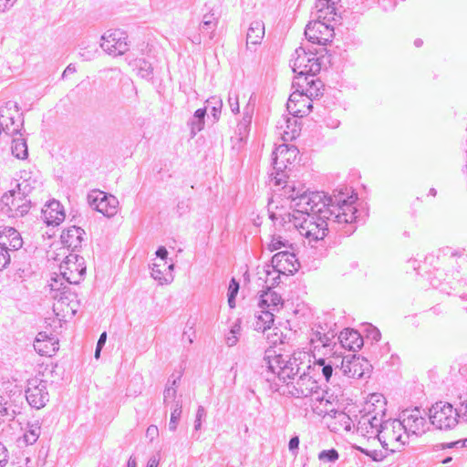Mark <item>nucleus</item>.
<instances>
[{"label":"nucleus","instance_id":"obj_16","mask_svg":"<svg viewBox=\"0 0 467 467\" xmlns=\"http://www.w3.org/2000/svg\"><path fill=\"white\" fill-rule=\"evenodd\" d=\"M26 398L32 408L36 410L44 408L49 400L47 382L38 378L29 379L26 390Z\"/></svg>","mask_w":467,"mask_h":467},{"label":"nucleus","instance_id":"obj_4","mask_svg":"<svg viewBox=\"0 0 467 467\" xmlns=\"http://www.w3.org/2000/svg\"><path fill=\"white\" fill-rule=\"evenodd\" d=\"M341 0H316L311 12L312 20L306 25L305 35L306 39L319 46H327L334 36V26L331 21L341 18Z\"/></svg>","mask_w":467,"mask_h":467},{"label":"nucleus","instance_id":"obj_29","mask_svg":"<svg viewBox=\"0 0 467 467\" xmlns=\"http://www.w3.org/2000/svg\"><path fill=\"white\" fill-rule=\"evenodd\" d=\"M275 314L269 310L259 309L255 314L254 327L257 331L265 332L274 323Z\"/></svg>","mask_w":467,"mask_h":467},{"label":"nucleus","instance_id":"obj_14","mask_svg":"<svg viewBox=\"0 0 467 467\" xmlns=\"http://www.w3.org/2000/svg\"><path fill=\"white\" fill-rule=\"evenodd\" d=\"M88 202L94 210L108 218L115 216L119 211V200L114 195L99 190L88 193Z\"/></svg>","mask_w":467,"mask_h":467},{"label":"nucleus","instance_id":"obj_48","mask_svg":"<svg viewBox=\"0 0 467 467\" xmlns=\"http://www.w3.org/2000/svg\"><path fill=\"white\" fill-rule=\"evenodd\" d=\"M335 419L338 420L346 431L350 430V417L344 411H336Z\"/></svg>","mask_w":467,"mask_h":467},{"label":"nucleus","instance_id":"obj_56","mask_svg":"<svg viewBox=\"0 0 467 467\" xmlns=\"http://www.w3.org/2000/svg\"><path fill=\"white\" fill-rule=\"evenodd\" d=\"M332 337H333V335L325 332L324 334H322L321 339L318 342V344L314 346V348L316 349L319 347L328 346Z\"/></svg>","mask_w":467,"mask_h":467},{"label":"nucleus","instance_id":"obj_53","mask_svg":"<svg viewBox=\"0 0 467 467\" xmlns=\"http://www.w3.org/2000/svg\"><path fill=\"white\" fill-rule=\"evenodd\" d=\"M358 208L352 207V223L353 222H365L366 218L368 217V212L363 211L359 215H357Z\"/></svg>","mask_w":467,"mask_h":467},{"label":"nucleus","instance_id":"obj_59","mask_svg":"<svg viewBox=\"0 0 467 467\" xmlns=\"http://www.w3.org/2000/svg\"><path fill=\"white\" fill-rule=\"evenodd\" d=\"M7 401L0 395V416H9L8 408L6 407Z\"/></svg>","mask_w":467,"mask_h":467},{"label":"nucleus","instance_id":"obj_51","mask_svg":"<svg viewBox=\"0 0 467 467\" xmlns=\"http://www.w3.org/2000/svg\"><path fill=\"white\" fill-rule=\"evenodd\" d=\"M325 331L322 327H318L317 330L313 329L311 337H310V344L314 347L315 345H317L318 342L321 339L322 334H324Z\"/></svg>","mask_w":467,"mask_h":467},{"label":"nucleus","instance_id":"obj_3","mask_svg":"<svg viewBox=\"0 0 467 467\" xmlns=\"http://www.w3.org/2000/svg\"><path fill=\"white\" fill-rule=\"evenodd\" d=\"M307 358L306 352L294 353L292 356L284 357L276 354L275 350L268 349L265 351L263 367L273 375H276L280 380L287 383L288 379L303 371V374L296 379L294 384L293 395L297 398L309 397L318 392L319 385L317 381L305 372L306 368L310 369L305 359Z\"/></svg>","mask_w":467,"mask_h":467},{"label":"nucleus","instance_id":"obj_20","mask_svg":"<svg viewBox=\"0 0 467 467\" xmlns=\"http://www.w3.org/2000/svg\"><path fill=\"white\" fill-rule=\"evenodd\" d=\"M295 88L288 99L286 109L292 116L302 118L311 111L312 101L299 88Z\"/></svg>","mask_w":467,"mask_h":467},{"label":"nucleus","instance_id":"obj_52","mask_svg":"<svg viewBox=\"0 0 467 467\" xmlns=\"http://www.w3.org/2000/svg\"><path fill=\"white\" fill-rule=\"evenodd\" d=\"M159 436V429L156 425H150L146 430V437L152 442Z\"/></svg>","mask_w":467,"mask_h":467},{"label":"nucleus","instance_id":"obj_64","mask_svg":"<svg viewBox=\"0 0 467 467\" xmlns=\"http://www.w3.org/2000/svg\"><path fill=\"white\" fill-rule=\"evenodd\" d=\"M159 459L156 456H152L149 459L147 467H158Z\"/></svg>","mask_w":467,"mask_h":467},{"label":"nucleus","instance_id":"obj_38","mask_svg":"<svg viewBox=\"0 0 467 467\" xmlns=\"http://www.w3.org/2000/svg\"><path fill=\"white\" fill-rule=\"evenodd\" d=\"M78 56L85 61H90L92 60L97 53L96 47L90 46V45H85V43H81L78 46Z\"/></svg>","mask_w":467,"mask_h":467},{"label":"nucleus","instance_id":"obj_1","mask_svg":"<svg viewBox=\"0 0 467 467\" xmlns=\"http://www.w3.org/2000/svg\"><path fill=\"white\" fill-rule=\"evenodd\" d=\"M366 390L361 388L359 394L352 392V449L368 456L374 462H381L387 452L371 449L369 443L375 442L377 428L386 416L387 401L380 393H369L364 397Z\"/></svg>","mask_w":467,"mask_h":467},{"label":"nucleus","instance_id":"obj_55","mask_svg":"<svg viewBox=\"0 0 467 467\" xmlns=\"http://www.w3.org/2000/svg\"><path fill=\"white\" fill-rule=\"evenodd\" d=\"M239 290V284L235 279H232L228 287V297H235Z\"/></svg>","mask_w":467,"mask_h":467},{"label":"nucleus","instance_id":"obj_11","mask_svg":"<svg viewBox=\"0 0 467 467\" xmlns=\"http://www.w3.org/2000/svg\"><path fill=\"white\" fill-rule=\"evenodd\" d=\"M49 294L54 300L53 311L59 321L75 316L78 302L76 294L71 292L69 285H67L66 289H49Z\"/></svg>","mask_w":467,"mask_h":467},{"label":"nucleus","instance_id":"obj_62","mask_svg":"<svg viewBox=\"0 0 467 467\" xmlns=\"http://www.w3.org/2000/svg\"><path fill=\"white\" fill-rule=\"evenodd\" d=\"M332 367L327 365V366H324L323 368H322V372H323V375L325 376L326 379L328 380L329 378L331 377L332 375Z\"/></svg>","mask_w":467,"mask_h":467},{"label":"nucleus","instance_id":"obj_19","mask_svg":"<svg viewBox=\"0 0 467 467\" xmlns=\"http://www.w3.org/2000/svg\"><path fill=\"white\" fill-rule=\"evenodd\" d=\"M316 75H308L306 77H296L293 81V88H299L305 96L311 101L322 96L323 84L319 78H315Z\"/></svg>","mask_w":467,"mask_h":467},{"label":"nucleus","instance_id":"obj_25","mask_svg":"<svg viewBox=\"0 0 467 467\" xmlns=\"http://www.w3.org/2000/svg\"><path fill=\"white\" fill-rule=\"evenodd\" d=\"M284 305V301L279 294L273 289L263 291L260 295L258 307L259 309L269 310L274 314L278 312Z\"/></svg>","mask_w":467,"mask_h":467},{"label":"nucleus","instance_id":"obj_15","mask_svg":"<svg viewBox=\"0 0 467 467\" xmlns=\"http://www.w3.org/2000/svg\"><path fill=\"white\" fill-rule=\"evenodd\" d=\"M128 35L119 29L108 30L101 36V48L111 56L123 55L129 50Z\"/></svg>","mask_w":467,"mask_h":467},{"label":"nucleus","instance_id":"obj_60","mask_svg":"<svg viewBox=\"0 0 467 467\" xmlns=\"http://www.w3.org/2000/svg\"><path fill=\"white\" fill-rule=\"evenodd\" d=\"M16 0H0V11L12 6Z\"/></svg>","mask_w":467,"mask_h":467},{"label":"nucleus","instance_id":"obj_21","mask_svg":"<svg viewBox=\"0 0 467 467\" xmlns=\"http://www.w3.org/2000/svg\"><path fill=\"white\" fill-rule=\"evenodd\" d=\"M271 265L285 275H294L299 268V263L294 253L279 252L272 257Z\"/></svg>","mask_w":467,"mask_h":467},{"label":"nucleus","instance_id":"obj_40","mask_svg":"<svg viewBox=\"0 0 467 467\" xmlns=\"http://www.w3.org/2000/svg\"><path fill=\"white\" fill-rule=\"evenodd\" d=\"M136 67L138 68V74L142 78H150V76L152 74V67H151V65L149 62H147L144 59H139L136 62Z\"/></svg>","mask_w":467,"mask_h":467},{"label":"nucleus","instance_id":"obj_7","mask_svg":"<svg viewBox=\"0 0 467 467\" xmlns=\"http://www.w3.org/2000/svg\"><path fill=\"white\" fill-rule=\"evenodd\" d=\"M86 273L84 258L70 253L59 265V274L55 273L50 278V290L66 289L67 285L78 284Z\"/></svg>","mask_w":467,"mask_h":467},{"label":"nucleus","instance_id":"obj_2","mask_svg":"<svg viewBox=\"0 0 467 467\" xmlns=\"http://www.w3.org/2000/svg\"><path fill=\"white\" fill-rule=\"evenodd\" d=\"M286 198L291 202V207L294 208L293 213H276L272 211L274 201L269 202L270 218L275 223L280 225L281 218L290 215L291 218L303 217L307 214L323 213V216L329 217L334 215L335 221L339 225L345 227L348 223V212L350 211V198L347 194L339 192L334 197H327L321 192H308L303 188L285 187Z\"/></svg>","mask_w":467,"mask_h":467},{"label":"nucleus","instance_id":"obj_27","mask_svg":"<svg viewBox=\"0 0 467 467\" xmlns=\"http://www.w3.org/2000/svg\"><path fill=\"white\" fill-rule=\"evenodd\" d=\"M85 232L80 227L71 226L61 234V242L72 252L81 246Z\"/></svg>","mask_w":467,"mask_h":467},{"label":"nucleus","instance_id":"obj_57","mask_svg":"<svg viewBox=\"0 0 467 467\" xmlns=\"http://www.w3.org/2000/svg\"><path fill=\"white\" fill-rule=\"evenodd\" d=\"M8 461V451L6 447L0 441V467Z\"/></svg>","mask_w":467,"mask_h":467},{"label":"nucleus","instance_id":"obj_28","mask_svg":"<svg viewBox=\"0 0 467 467\" xmlns=\"http://www.w3.org/2000/svg\"><path fill=\"white\" fill-rule=\"evenodd\" d=\"M265 36V24L262 20L251 22L246 35V47L260 45Z\"/></svg>","mask_w":467,"mask_h":467},{"label":"nucleus","instance_id":"obj_32","mask_svg":"<svg viewBox=\"0 0 467 467\" xmlns=\"http://www.w3.org/2000/svg\"><path fill=\"white\" fill-rule=\"evenodd\" d=\"M206 115V108L198 109L192 118L189 120L188 124L191 128V135L194 137L198 132L204 128V118Z\"/></svg>","mask_w":467,"mask_h":467},{"label":"nucleus","instance_id":"obj_22","mask_svg":"<svg viewBox=\"0 0 467 467\" xmlns=\"http://www.w3.org/2000/svg\"><path fill=\"white\" fill-rule=\"evenodd\" d=\"M296 118L282 116L277 121L276 130L284 141H291L299 136L301 128Z\"/></svg>","mask_w":467,"mask_h":467},{"label":"nucleus","instance_id":"obj_23","mask_svg":"<svg viewBox=\"0 0 467 467\" xmlns=\"http://www.w3.org/2000/svg\"><path fill=\"white\" fill-rule=\"evenodd\" d=\"M34 348L41 356L51 357L58 350V340L46 332H39L34 342Z\"/></svg>","mask_w":467,"mask_h":467},{"label":"nucleus","instance_id":"obj_50","mask_svg":"<svg viewBox=\"0 0 467 467\" xmlns=\"http://www.w3.org/2000/svg\"><path fill=\"white\" fill-rule=\"evenodd\" d=\"M10 263V255L3 246H0V271L5 268Z\"/></svg>","mask_w":467,"mask_h":467},{"label":"nucleus","instance_id":"obj_42","mask_svg":"<svg viewBox=\"0 0 467 467\" xmlns=\"http://www.w3.org/2000/svg\"><path fill=\"white\" fill-rule=\"evenodd\" d=\"M206 103L208 104V106H211L212 114H213V118L217 119L221 113V109L223 107L222 99L218 97L213 96V97L209 98L206 100Z\"/></svg>","mask_w":467,"mask_h":467},{"label":"nucleus","instance_id":"obj_8","mask_svg":"<svg viewBox=\"0 0 467 467\" xmlns=\"http://www.w3.org/2000/svg\"><path fill=\"white\" fill-rule=\"evenodd\" d=\"M326 53V47L315 50L297 47L291 59L293 71L298 75L297 77L317 75L329 62L328 57L325 56Z\"/></svg>","mask_w":467,"mask_h":467},{"label":"nucleus","instance_id":"obj_46","mask_svg":"<svg viewBox=\"0 0 467 467\" xmlns=\"http://www.w3.org/2000/svg\"><path fill=\"white\" fill-rule=\"evenodd\" d=\"M216 26V18L213 13L209 12L202 17V26L203 28H212Z\"/></svg>","mask_w":467,"mask_h":467},{"label":"nucleus","instance_id":"obj_39","mask_svg":"<svg viewBox=\"0 0 467 467\" xmlns=\"http://www.w3.org/2000/svg\"><path fill=\"white\" fill-rule=\"evenodd\" d=\"M241 333V325L240 322L237 320L233 326L231 327L229 334L226 336L225 341L226 344L229 347H234L238 342L239 335Z\"/></svg>","mask_w":467,"mask_h":467},{"label":"nucleus","instance_id":"obj_36","mask_svg":"<svg viewBox=\"0 0 467 467\" xmlns=\"http://www.w3.org/2000/svg\"><path fill=\"white\" fill-rule=\"evenodd\" d=\"M161 266L159 264H153L150 273L151 277L158 280L161 285L171 283L173 279L171 274L164 275Z\"/></svg>","mask_w":467,"mask_h":467},{"label":"nucleus","instance_id":"obj_41","mask_svg":"<svg viewBox=\"0 0 467 467\" xmlns=\"http://www.w3.org/2000/svg\"><path fill=\"white\" fill-rule=\"evenodd\" d=\"M169 383H170V385H168L163 391V401L166 404L170 400H174L176 398V394H177V389H176L177 379H172L171 382L169 380Z\"/></svg>","mask_w":467,"mask_h":467},{"label":"nucleus","instance_id":"obj_58","mask_svg":"<svg viewBox=\"0 0 467 467\" xmlns=\"http://www.w3.org/2000/svg\"><path fill=\"white\" fill-rule=\"evenodd\" d=\"M299 446V438L297 436L292 437L289 441L288 448L295 454H297V449Z\"/></svg>","mask_w":467,"mask_h":467},{"label":"nucleus","instance_id":"obj_49","mask_svg":"<svg viewBox=\"0 0 467 467\" xmlns=\"http://www.w3.org/2000/svg\"><path fill=\"white\" fill-rule=\"evenodd\" d=\"M228 104L230 106L231 111L234 114L239 113V99L236 94L230 93L228 97Z\"/></svg>","mask_w":467,"mask_h":467},{"label":"nucleus","instance_id":"obj_54","mask_svg":"<svg viewBox=\"0 0 467 467\" xmlns=\"http://www.w3.org/2000/svg\"><path fill=\"white\" fill-rule=\"evenodd\" d=\"M285 171H275V175L274 173L271 174V182L275 185H281L285 182Z\"/></svg>","mask_w":467,"mask_h":467},{"label":"nucleus","instance_id":"obj_9","mask_svg":"<svg viewBox=\"0 0 467 467\" xmlns=\"http://www.w3.org/2000/svg\"><path fill=\"white\" fill-rule=\"evenodd\" d=\"M375 435V442H370L371 449L379 442L381 446L390 452L400 450L409 442V435L404 430L400 419L398 420H383L382 423L377 428Z\"/></svg>","mask_w":467,"mask_h":467},{"label":"nucleus","instance_id":"obj_44","mask_svg":"<svg viewBox=\"0 0 467 467\" xmlns=\"http://www.w3.org/2000/svg\"><path fill=\"white\" fill-rule=\"evenodd\" d=\"M363 332L366 333V337L368 338H370L373 341H379L380 339L379 330L371 324H365L363 326Z\"/></svg>","mask_w":467,"mask_h":467},{"label":"nucleus","instance_id":"obj_47","mask_svg":"<svg viewBox=\"0 0 467 467\" xmlns=\"http://www.w3.org/2000/svg\"><path fill=\"white\" fill-rule=\"evenodd\" d=\"M206 417L205 409L202 406H199L196 411L194 420V430L199 431L202 427V420Z\"/></svg>","mask_w":467,"mask_h":467},{"label":"nucleus","instance_id":"obj_43","mask_svg":"<svg viewBox=\"0 0 467 467\" xmlns=\"http://www.w3.org/2000/svg\"><path fill=\"white\" fill-rule=\"evenodd\" d=\"M318 459L323 462H334L338 459V452L335 449L324 450L319 452Z\"/></svg>","mask_w":467,"mask_h":467},{"label":"nucleus","instance_id":"obj_34","mask_svg":"<svg viewBox=\"0 0 467 467\" xmlns=\"http://www.w3.org/2000/svg\"><path fill=\"white\" fill-rule=\"evenodd\" d=\"M12 154L17 159L25 160L28 156L27 144L25 138L20 134L19 138H15L11 145Z\"/></svg>","mask_w":467,"mask_h":467},{"label":"nucleus","instance_id":"obj_45","mask_svg":"<svg viewBox=\"0 0 467 467\" xmlns=\"http://www.w3.org/2000/svg\"><path fill=\"white\" fill-rule=\"evenodd\" d=\"M364 345L361 332L352 328V351L359 350Z\"/></svg>","mask_w":467,"mask_h":467},{"label":"nucleus","instance_id":"obj_61","mask_svg":"<svg viewBox=\"0 0 467 467\" xmlns=\"http://www.w3.org/2000/svg\"><path fill=\"white\" fill-rule=\"evenodd\" d=\"M156 255L160 257L161 259L164 260L167 258L168 251L164 246H161L158 248L156 252Z\"/></svg>","mask_w":467,"mask_h":467},{"label":"nucleus","instance_id":"obj_5","mask_svg":"<svg viewBox=\"0 0 467 467\" xmlns=\"http://www.w3.org/2000/svg\"><path fill=\"white\" fill-rule=\"evenodd\" d=\"M322 214L323 213H317L303 217L297 216L294 219L290 215H286V217L281 218L280 225L285 227V231H297L313 246V243L323 240L327 235V221L338 224L335 221L334 215L325 217Z\"/></svg>","mask_w":467,"mask_h":467},{"label":"nucleus","instance_id":"obj_26","mask_svg":"<svg viewBox=\"0 0 467 467\" xmlns=\"http://www.w3.org/2000/svg\"><path fill=\"white\" fill-rule=\"evenodd\" d=\"M45 222L48 224H59L65 219L63 206L58 201L49 202L42 211Z\"/></svg>","mask_w":467,"mask_h":467},{"label":"nucleus","instance_id":"obj_33","mask_svg":"<svg viewBox=\"0 0 467 467\" xmlns=\"http://www.w3.org/2000/svg\"><path fill=\"white\" fill-rule=\"evenodd\" d=\"M40 432L41 427L37 420L32 423H28L27 428L22 437V441L26 445H32L38 440Z\"/></svg>","mask_w":467,"mask_h":467},{"label":"nucleus","instance_id":"obj_13","mask_svg":"<svg viewBox=\"0 0 467 467\" xmlns=\"http://www.w3.org/2000/svg\"><path fill=\"white\" fill-rule=\"evenodd\" d=\"M426 416L427 413L424 410L414 407L402 410L399 419L409 437H419L424 434L429 428Z\"/></svg>","mask_w":467,"mask_h":467},{"label":"nucleus","instance_id":"obj_30","mask_svg":"<svg viewBox=\"0 0 467 467\" xmlns=\"http://www.w3.org/2000/svg\"><path fill=\"white\" fill-rule=\"evenodd\" d=\"M260 279L264 280L267 289H272L280 283L281 273L277 272L273 265H266L263 272L259 273Z\"/></svg>","mask_w":467,"mask_h":467},{"label":"nucleus","instance_id":"obj_17","mask_svg":"<svg viewBox=\"0 0 467 467\" xmlns=\"http://www.w3.org/2000/svg\"><path fill=\"white\" fill-rule=\"evenodd\" d=\"M373 367L371 363L365 358L352 355V386L356 389L361 387L367 388L368 380L371 378Z\"/></svg>","mask_w":467,"mask_h":467},{"label":"nucleus","instance_id":"obj_63","mask_svg":"<svg viewBox=\"0 0 467 467\" xmlns=\"http://www.w3.org/2000/svg\"><path fill=\"white\" fill-rule=\"evenodd\" d=\"M461 410H462V419L463 420L467 421V400L462 403Z\"/></svg>","mask_w":467,"mask_h":467},{"label":"nucleus","instance_id":"obj_6","mask_svg":"<svg viewBox=\"0 0 467 467\" xmlns=\"http://www.w3.org/2000/svg\"><path fill=\"white\" fill-rule=\"evenodd\" d=\"M42 187L40 171L34 166L23 169L19 171L16 188L5 192L1 201L11 209H21L22 212L28 208L30 200L26 197Z\"/></svg>","mask_w":467,"mask_h":467},{"label":"nucleus","instance_id":"obj_24","mask_svg":"<svg viewBox=\"0 0 467 467\" xmlns=\"http://www.w3.org/2000/svg\"><path fill=\"white\" fill-rule=\"evenodd\" d=\"M23 245L20 234L13 227L0 226V246L6 251L18 250Z\"/></svg>","mask_w":467,"mask_h":467},{"label":"nucleus","instance_id":"obj_37","mask_svg":"<svg viewBox=\"0 0 467 467\" xmlns=\"http://www.w3.org/2000/svg\"><path fill=\"white\" fill-rule=\"evenodd\" d=\"M182 411V406L180 401H177L174 405V407L171 410V419L169 422V430L171 431H175L179 423V420L181 419Z\"/></svg>","mask_w":467,"mask_h":467},{"label":"nucleus","instance_id":"obj_31","mask_svg":"<svg viewBox=\"0 0 467 467\" xmlns=\"http://www.w3.org/2000/svg\"><path fill=\"white\" fill-rule=\"evenodd\" d=\"M276 230L279 231V234H274L271 237V241L268 244V249L273 252L275 250H279L281 248H286L291 245L290 240L286 235L282 234V228L285 229V227L277 224L275 225ZM285 233L287 231L284 230Z\"/></svg>","mask_w":467,"mask_h":467},{"label":"nucleus","instance_id":"obj_10","mask_svg":"<svg viewBox=\"0 0 467 467\" xmlns=\"http://www.w3.org/2000/svg\"><path fill=\"white\" fill-rule=\"evenodd\" d=\"M462 418V410L455 409L451 403L438 401L429 410L431 423L439 430H452Z\"/></svg>","mask_w":467,"mask_h":467},{"label":"nucleus","instance_id":"obj_12","mask_svg":"<svg viewBox=\"0 0 467 467\" xmlns=\"http://www.w3.org/2000/svg\"><path fill=\"white\" fill-rule=\"evenodd\" d=\"M23 127V113L16 102L8 101L0 107V135L3 132L8 136L20 134Z\"/></svg>","mask_w":467,"mask_h":467},{"label":"nucleus","instance_id":"obj_18","mask_svg":"<svg viewBox=\"0 0 467 467\" xmlns=\"http://www.w3.org/2000/svg\"><path fill=\"white\" fill-rule=\"evenodd\" d=\"M298 155V150L294 145L280 144L273 151V168L275 171H285L288 165L293 164Z\"/></svg>","mask_w":467,"mask_h":467},{"label":"nucleus","instance_id":"obj_35","mask_svg":"<svg viewBox=\"0 0 467 467\" xmlns=\"http://www.w3.org/2000/svg\"><path fill=\"white\" fill-rule=\"evenodd\" d=\"M252 118V110H250L248 108H245L244 110L243 119L237 124V132L240 137V140H243L248 135Z\"/></svg>","mask_w":467,"mask_h":467}]
</instances>
